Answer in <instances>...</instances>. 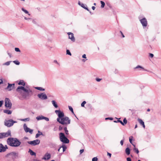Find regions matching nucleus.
<instances>
[{
  "instance_id": "9d476101",
  "label": "nucleus",
  "mask_w": 161,
  "mask_h": 161,
  "mask_svg": "<svg viewBox=\"0 0 161 161\" xmlns=\"http://www.w3.org/2000/svg\"><path fill=\"white\" fill-rule=\"evenodd\" d=\"M36 119L37 120H45L46 121H49V119L48 118L45 117L42 115L37 117H36Z\"/></svg>"
},
{
  "instance_id": "72a5a7b5",
  "label": "nucleus",
  "mask_w": 161,
  "mask_h": 161,
  "mask_svg": "<svg viewBox=\"0 0 161 161\" xmlns=\"http://www.w3.org/2000/svg\"><path fill=\"white\" fill-rule=\"evenodd\" d=\"M21 121H29L30 120V119L29 118L24 119H20Z\"/></svg>"
},
{
  "instance_id": "a211bd4d",
  "label": "nucleus",
  "mask_w": 161,
  "mask_h": 161,
  "mask_svg": "<svg viewBox=\"0 0 161 161\" xmlns=\"http://www.w3.org/2000/svg\"><path fill=\"white\" fill-rule=\"evenodd\" d=\"M52 104L54 106L55 108H57L58 107V106L57 103L54 100H52L51 101Z\"/></svg>"
},
{
  "instance_id": "393cba45",
  "label": "nucleus",
  "mask_w": 161,
  "mask_h": 161,
  "mask_svg": "<svg viewBox=\"0 0 161 161\" xmlns=\"http://www.w3.org/2000/svg\"><path fill=\"white\" fill-rule=\"evenodd\" d=\"M21 9L25 13L27 14L29 16L30 15V14L29 13L28 11L27 10L25 9L24 8H22Z\"/></svg>"
},
{
  "instance_id": "c756f323",
  "label": "nucleus",
  "mask_w": 161,
  "mask_h": 161,
  "mask_svg": "<svg viewBox=\"0 0 161 161\" xmlns=\"http://www.w3.org/2000/svg\"><path fill=\"white\" fill-rule=\"evenodd\" d=\"M100 3L101 4V8H103L105 5V3L103 1H100Z\"/></svg>"
},
{
  "instance_id": "39448f33",
  "label": "nucleus",
  "mask_w": 161,
  "mask_h": 161,
  "mask_svg": "<svg viewBox=\"0 0 161 161\" xmlns=\"http://www.w3.org/2000/svg\"><path fill=\"white\" fill-rule=\"evenodd\" d=\"M5 106L6 108H8L10 109L12 107V103L10 100L8 98H6L5 99Z\"/></svg>"
},
{
  "instance_id": "5fc2aeb1",
  "label": "nucleus",
  "mask_w": 161,
  "mask_h": 161,
  "mask_svg": "<svg viewBox=\"0 0 161 161\" xmlns=\"http://www.w3.org/2000/svg\"><path fill=\"white\" fill-rule=\"evenodd\" d=\"M124 139L123 140H121L120 142V143L122 146L123 145Z\"/></svg>"
},
{
  "instance_id": "2eb2a0df",
  "label": "nucleus",
  "mask_w": 161,
  "mask_h": 161,
  "mask_svg": "<svg viewBox=\"0 0 161 161\" xmlns=\"http://www.w3.org/2000/svg\"><path fill=\"white\" fill-rule=\"evenodd\" d=\"M4 138L5 137H7L8 136H12L11 135V131L10 130H8L7 132H3V133Z\"/></svg>"
},
{
  "instance_id": "e2e57ef3",
  "label": "nucleus",
  "mask_w": 161,
  "mask_h": 161,
  "mask_svg": "<svg viewBox=\"0 0 161 161\" xmlns=\"http://www.w3.org/2000/svg\"><path fill=\"white\" fill-rule=\"evenodd\" d=\"M5 148V150H6V149L8 148V147L6 145H5V146H4Z\"/></svg>"
},
{
  "instance_id": "5701e85b",
  "label": "nucleus",
  "mask_w": 161,
  "mask_h": 161,
  "mask_svg": "<svg viewBox=\"0 0 161 161\" xmlns=\"http://www.w3.org/2000/svg\"><path fill=\"white\" fill-rule=\"evenodd\" d=\"M125 153L126 154L128 155L130 154V149L129 147H127L126 148Z\"/></svg>"
},
{
  "instance_id": "f03ea898",
  "label": "nucleus",
  "mask_w": 161,
  "mask_h": 161,
  "mask_svg": "<svg viewBox=\"0 0 161 161\" xmlns=\"http://www.w3.org/2000/svg\"><path fill=\"white\" fill-rule=\"evenodd\" d=\"M7 142V144L10 146L16 147H19L21 144L19 140L16 138H8Z\"/></svg>"
},
{
  "instance_id": "20e7f679",
  "label": "nucleus",
  "mask_w": 161,
  "mask_h": 161,
  "mask_svg": "<svg viewBox=\"0 0 161 161\" xmlns=\"http://www.w3.org/2000/svg\"><path fill=\"white\" fill-rule=\"evenodd\" d=\"M59 137L60 141L63 143H69V140L65 136L64 133H60L59 134Z\"/></svg>"
},
{
  "instance_id": "a18cd8bd",
  "label": "nucleus",
  "mask_w": 161,
  "mask_h": 161,
  "mask_svg": "<svg viewBox=\"0 0 161 161\" xmlns=\"http://www.w3.org/2000/svg\"><path fill=\"white\" fill-rule=\"evenodd\" d=\"M64 130L65 131V133L66 134H68V131L67 129V128L65 127L64 129Z\"/></svg>"
},
{
  "instance_id": "0e129e2a",
  "label": "nucleus",
  "mask_w": 161,
  "mask_h": 161,
  "mask_svg": "<svg viewBox=\"0 0 161 161\" xmlns=\"http://www.w3.org/2000/svg\"><path fill=\"white\" fill-rule=\"evenodd\" d=\"M92 9L93 10H94L95 9V6H92Z\"/></svg>"
},
{
  "instance_id": "2f4dec72",
  "label": "nucleus",
  "mask_w": 161,
  "mask_h": 161,
  "mask_svg": "<svg viewBox=\"0 0 161 161\" xmlns=\"http://www.w3.org/2000/svg\"><path fill=\"white\" fill-rule=\"evenodd\" d=\"M13 62L14 64H15L17 65H19L20 64V62H19V61L17 60L14 61H13Z\"/></svg>"
},
{
  "instance_id": "9b49d317",
  "label": "nucleus",
  "mask_w": 161,
  "mask_h": 161,
  "mask_svg": "<svg viewBox=\"0 0 161 161\" xmlns=\"http://www.w3.org/2000/svg\"><path fill=\"white\" fill-rule=\"evenodd\" d=\"M67 34L69 35V38L70 39L72 42H74L75 41V39L73 34L71 32H69L67 33Z\"/></svg>"
},
{
  "instance_id": "b1692460",
  "label": "nucleus",
  "mask_w": 161,
  "mask_h": 161,
  "mask_svg": "<svg viewBox=\"0 0 161 161\" xmlns=\"http://www.w3.org/2000/svg\"><path fill=\"white\" fill-rule=\"evenodd\" d=\"M19 85H22L25 86V83L24 82L23 80H20L18 83Z\"/></svg>"
},
{
  "instance_id": "1a4fd4ad",
  "label": "nucleus",
  "mask_w": 161,
  "mask_h": 161,
  "mask_svg": "<svg viewBox=\"0 0 161 161\" xmlns=\"http://www.w3.org/2000/svg\"><path fill=\"white\" fill-rule=\"evenodd\" d=\"M17 121H4V125L8 127L12 126L14 123H17Z\"/></svg>"
},
{
  "instance_id": "6e6552de",
  "label": "nucleus",
  "mask_w": 161,
  "mask_h": 161,
  "mask_svg": "<svg viewBox=\"0 0 161 161\" xmlns=\"http://www.w3.org/2000/svg\"><path fill=\"white\" fill-rule=\"evenodd\" d=\"M140 21L144 28L146 27L147 26V19L145 18H143L140 19Z\"/></svg>"
},
{
  "instance_id": "680f3d73",
  "label": "nucleus",
  "mask_w": 161,
  "mask_h": 161,
  "mask_svg": "<svg viewBox=\"0 0 161 161\" xmlns=\"http://www.w3.org/2000/svg\"><path fill=\"white\" fill-rule=\"evenodd\" d=\"M7 53H8V55L10 57H11V54L10 53H9L8 52H7Z\"/></svg>"
},
{
  "instance_id": "58836bf2",
  "label": "nucleus",
  "mask_w": 161,
  "mask_h": 161,
  "mask_svg": "<svg viewBox=\"0 0 161 161\" xmlns=\"http://www.w3.org/2000/svg\"><path fill=\"white\" fill-rule=\"evenodd\" d=\"M53 62L54 63L57 64L58 65V66H60V65L59 63L57 61V60H54L53 61Z\"/></svg>"
},
{
  "instance_id": "bb28decb",
  "label": "nucleus",
  "mask_w": 161,
  "mask_h": 161,
  "mask_svg": "<svg viewBox=\"0 0 161 161\" xmlns=\"http://www.w3.org/2000/svg\"><path fill=\"white\" fill-rule=\"evenodd\" d=\"M4 112L8 114H11L12 112L11 111L8 110H5L3 111Z\"/></svg>"
},
{
  "instance_id": "e433bc0d",
  "label": "nucleus",
  "mask_w": 161,
  "mask_h": 161,
  "mask_svg": "<svg viewBox=\"0 0 161 161\" xmlns=\"http://www.w3.org/2000/svg\"><path fill=\"white\" fill-rule=\"evenodd\" d=\"M66 54L69 55L70 56L71 55V53L70 52L69 50L68 49L67 50H66Z\"/></svg>"
},
{
  "instance_id": "bf43d9fd",
  "label": "nucleus",
  "mask_w": 161,
  "mask_h": 161,
  "mask_svg": "<svg viewBox=\"0 0 161 161\" xmlns=\"http://www.w3.org/2000/svg\"><path fill=\"white\" fill-rule=\"evenodd\" d=\"M84 8L86 9V10L88 11H89L90 12V13H91V12L89 11V9H88V8L87 7H85V8Z\"/></svg>"
},
{
  "instance_id": "de8ad7c7",
  "label": "nucleus",
  "mask_w": 161,
  "mask_h": 161,
  "mask_svg": "<svg viewBox=\"0 0 161 161\" xmlns=\"http://www.w3.org/2000/svg\"><path fill=\"white\" fill-rule=\"evenodd\" d=\"M24 19L25 20H30V19H31V18H28L26 17H24Z\"/></svg>"
},
{
  "instance_id": "79ce46f5",
  "label": "nucleus",
  "mask_w": 161,
  "mask_h": 161,
  "mask_svg": "<svg viewBox=\"0 0 161 161\" xmlns=\"http://www.w3.org/2000/svg\"><path fill=\"white\" fill-rule=\"evenodd\" d=\"M98 158L97 157H95L92 158V161H97Z\"/></svg>"
},
{
  "instance_id": "6e6d98bb",
  "label": "nucleus",
  "mask_w": 161,
  "mask_h": 161,
  "mask_svg": "<svg viewBox=\"0 0 161 161\" xmlns=\"http://www.w3.org/2000/svg\"><path fill=\"white\" fill-rule=\"evenodd\" d=\"M127 161H131V160L130 158L128 157V158H127Z\"/></svg>"
},
{
  "instance_id": "774afa93",
  "label": "nucleus",
  "mask_w": 161,
  "mask_h": 161,
  "mask_svg": "<svg viewBox=\"0 0 161 161\" xmlns=\"http://www.w3.org/2000/svg\"><path fill=\"white\" fill-rule=\"evenodd\" d=\"M87 60V59H82V61L83 62H85Z\"/></svg>"
},
{
  "instance_id": "603ef678",
  "label": "nucleus",
  "mask_w": 161,
  "mask_h": 161,
  "mask_svg": "<svg viewBox=\"0 0 161 161\" xmlns=\"http://www.w3.org/2000/svg\"><path fill=\"white\" fill-rule=\"evenodd\" d=\"M69 110L71 111H72L73 110V108H72L70 106H69Z\"/></svg>"
},
{
  "instance_id": "6ab92c4d",
  "label": "nucleus",
  "mask_w": 161,
  "mask_h": 161,
  "mask_svg": "<svg viewBox=\"0 0 161 161\" xmlns=\"http://www.w3.org/2000/svg\"><path fill=\"white\" fill-rule=\"evenodd\" d=\"M28 152L31 156L36 155V153L31 149H29Z\"/></svg>"
},
{
  "instance_id": "dca6fc26",
  "label": "nucleus",
  "mask_w": 161,
  "mask_h": 161,
  "mask_svg": "<svg viewBox=\"0 0 161 161\" xmlns=\"http://www.w3.org/2000/svg\"><path fill=\"white\" fill-rule=\"evenodd\" d=\"M6 151L5 148L3 145L1 143L0 144V152H4Z\"/></svg>"
},
{
  "instance_id": "4c0bfd02",
  "label": "nucleus",
  "mask_w": 161,
  "mask_h": 161,
  "mask_svg": "<svg viewBox=\"0 0 161 161\" xmlns=\"http://www.w3.org/2000/svg\"><path fill=\"white\" fill-rule=\"evenodd\" d=\"M4 138L3 133H0V139H2Z\"/></svg>"
},
{
  "instance_id": "3c124183",
  "label": "nucleus",
  "mask_w": 161,
  "mask_h": 161,
  "mask_svg": "<svg viewBox=\"0 0 161 161\" xmlns=\"http://www.w3.org/2000/svg\"><path fill=\"white\" fill-rule=\"evenodd\" d=\"M84 151V150L83 149H81L80 151V154H82Z\"/></svg>"
},
{
  "instance_id": "37998d69",
  "label": "nucleus",
  "mask_w": 161,
  "mask_h": 161,
  "mask_svg": "<svg viewBox=\"0 0 161 161\" xmlns=\"http://www.w3.org/2000/svg\"><path fill=\"white\" fill-rule=\"evenodd\" d=\"M139 68H141L142 69H144L142 67V66H141L140 65H138L135 68V69H138Z\"/></svg>"
},
{
  "instance_id": "052dcab7",
  "label": "nucleus",
  "mask_w": 161,
  "mask_h": 161,
  "mask_svg": "<svg viewBox=\"0 0 161 161\" xmlns=\"http://www.w3.org/2000/svg\"><path fill=\"white\" fill-rule=\"evenodd\" d=\"M120 32L121 35H122V37H125V36L123 35V33L121 31H120Z\"/></svg>"
},
{
  "instance_id": "473e14b6",
  "label": "nucleus",
  "mask_w": 161,
  "mask_h": 161,
  "mask_svg": "<svg viewBox=\"0 0 161 161\" xmlns=\"http://www.w3.org/2000/svg\"><path fill=\"white\" fill-rule=\"evenodd\" d=\"M133 150L136 153L138 154L139 153V151L138 149V148H136V147H134L133 148Z\"/></svg>"
},
{
  "instance_id": "338daca9",
  "label": "nucleus",
  "mask_w": 161,
  "mask_h": 161,
  "mask_svg": "<svg viewBox=\"0 0 161 161\" xmlns=\"http://www.w3.org/2000/svg\"><path fill=\"white\" fill-rule=\"evenodd\" d=\"M32 22L34 23V24H35L36 23V21L34 20H32Z\"/></svg>"
},
{
  "instance_id": "412c9836",
  "label": "nucleus",
  "mask_w": 161,
  "mask_h": 161,
  "mask_svg": "<svg viewBox=\"0 0 161 161\" xmlns=\"http://www.w3.org/2000/svg\"><path fill=\"white\" fill-rule=\"evenodd\" d=\"M62 125L69 124L70 123V121H58Z\"/></svg>"
},
{
  "instance_id": "4d7b16f0",
  "label": "nucleus",
  "mask_w": 161,
  "mask_h": 161,
  "mask_svg": "<svg viewBox=\"0 0 161 161\" xmlns=\"http://www.w3.org/2000/svg\"><path fill=\"white\" fill-rule=\"evenodd\" d=\"M149 56L151 58H153L154 56V55L153 54L150 53H149Z\"/></svg>"
},
{
  "instance_id": "c85d7f7f",
  "label": "nucleus",
  "mask_w": 161,
  "mask_h": 161,
  "mask_svg": "<svg viewBox=\"0 0 161 161\" xmlns=\"http://www.w3.org/2000/svg\"><path fill=\"white\" fill-rule=\"evenodd\" d=\"M35 89H37L38 90L41 91H44L45 90V89L42 88L41 87H35Z\"/></svg>"
},
{
  "instance_id": "f8f14e48",
  "label": "nucleus",
  "mask_w": 161,
  "mask_h": 161,
  "mask_svg": "<svg viewBox=\"0 0 161 161\" xmlns=\"http://www.w3.org/2000/svg\"><path fill=\"white\" fill-rule=\"evenodd\" d=\"M10 155L13 157V158H16V157H18V153H16L15 152H13L10 153L8 154L6 156L8 157V156Z\"/></svg>"
},
{
  "instance_id": "423d86ee",
  "label": "nucleus",
  "mask_w": 161,
  "mask_h": 161,
  "mask_svg": "<svg viewBox=\"0 0 161 161\" xmlns=\"http://www.w3.org/2000/svg\"><path fill=\"white\" fill-rule=\"evenodd\" d=\"M37 97L39 99L42 100H46L47 98V96L44 93L38 94L37 95Z\"/></svg>"
},
{
  "instance_id": "a19ab883",
  "label": "nucleus",
  "mask_w": 161,
  "mask_h": 161,
  "mask_svg": "<svg viewBox=\"0 0 161 161\" xmlns=\"http://www.w3.org/2000/svg\"><path fill=\"white\" fill-rule=\"evenodd\" d=\"M86 103V102L85 101H83L81 103V106L82 107H84L85 104Z\"/></svg>"
},
{
  "instance_id": "cd10ccee",
  "label": "nucleus",
  "mask_w": 161,
  "mask_h": 161,
  "mask_svg": "<svg viewBox=\"0 0 161 161\" xmlns=\"http://www.w3.org/2000/svg\"><path fill=\"white\" fill-rule=\"evenodd\" d=\"M12 61H7L3 64V65H6L8 66L10 64V63L12 62Z\"/></svg>"
},
{
  "instance_id": "c9c22d12",
  "label": "nucleus",
  "mask_w": 161,
  "mask_h": 161,
  "mask_svg": "<svg viewBox=\"0 0 161 161\" xmlns=\"http://www.w3.org/2000/svg\"><path fill=\"white\" fill-rule=\"evenodd\" d=\"M61 147H62L63 149V152H64L66 150V147L65 145H63Z\"/></svg>"
},
{
  "instance_id": "c03bdc74",
  "label": "nucleus",
  "mask_w": 161,
  "mask_h": 161,
  "mask_svg": "<svg viewBox=\"0 0 161 161\" xmlns=\"http://www.w3.org/2000/svg\"><path fill=\"white\" fill-rule=\"evenodd\" d=\"M15 50L17 52H20V51L19 48L16 47L15 48Z\"/></svg>"
},
{
  "instance_id": "0eeeda50",
  "label": "nucleus",
  "mask_w": 161,
  "mask_h": 161,
  "mask_svg": "<svg viewBox=\"0 0 161 161\" xmlns=\"http://www.w3.org/2000/svg\"><path fill=\"white\" fill-rule=\"evenodd\" d=\"M27 142L30 144L31 145L33 146H35L36 145H38L40 143V140L38 139H36L33 141L28 142Z\"/></svg>"
},
{
  "instance_id": "7ed1b4c3",
  "label": "nucleus",
  "mask_w": 161,
  "mask_h": 161,
  "mask_svg": "<svg viewBox=\"0 0 161 161\" xmlns=\"http://www.w3.org/2000/svg\"><path fill=\"white\" fill-rule=\"evenodd\" d=\"M55 112L58 117L57 119V121H60V119L61 121H70L69 118L67 116H65L64 113L60 110H56Z\"/></svg>"
},
{
  "instance_id": "f704fd0d",
  "label": "nucleus",
  "mask_w": 161,
  "mask_h": 161,
  "mask_svg": "<svg viewBox=\"0 0 161 161\" xmlns=\"http://www.w3.org/2000/svg\"><path fill=\"white\" fill-rule=\"evenodd\" d=\"M114 120V118H112V117H108V118H105V120Z\"/></svg>"
},
{
  "instance_id": "ddd939ff",
  "label": "nucleus",
  "mask_w": 161,
  "mask_h": 161,
  "mask_svg": "<svg viewBox=\"0 0 161 161\" xmlns=\"http://www.w3.org/2000/svg\"><path fill=\"white\" fill-rule=\"evenodd\" d=\"M14 84H10L8 83V85L6 89L8 90L9 91L12 90L14 87Z\"/></svg>"
},
{
  "instance_id": "aec40b11",
  "label": "nucleus",
  "mask_w": 161,
  "mask_h": 161,
  "mask_svg": "<svg viewBox=\"0 0 161 161\" xmlns=\"http://www.w3.org/2000/svg\"><path fill=\"white\" fill-rule=\"evenodd\" d=\"M40 135H43L42 133L39 130L38 131V133L36 135V138H38Z\"/></svg>"
},
{
  "instance_id": "f3484780",
  "label": "nucleus",
  "mask_w": 161,
  "mask_h": 161,
  "mask_svg": "<svg viewBox=\"0 0 161 161\" xmlns=\"http://www.w3.org/2000/svg\"><path fill=\"white\" fill-rule=\"evenodd\" d=\"M24 129L26 132H28V130H30V129L27 127L25 124H24Z\"/></svg>"
},
{
  "instance_id": "09e8293b",
  "label": "nucleus",
  "mask_w": 161,
  "mask_h": 161,
  "mask_svg": "<svg viewBox=\"0 0 161 161\" xmlns=\"http://www.w3.org/2000/svg\"><path fill=\"white\" fill-rule=\"evenodd\" d=\"M3 101H0V108L2 107L3 103Z\"/></svg>"
},
{
  "instance_id": "13d9d810",
  "label": "nucleus",
  "mask_w": 161,
  "mask_h": 161,
  "mask_svg": "<svg viewBox=\"0 0 161 161\" xmlns=\"http://www.w3.org/2000/svg\"><path fill=\"white\" fill-rule=\"evenodd\" d=\"M107 155L109 157V158H110L111 157V154L109 153L108 152L107 153Z\"/></svg>"
},
{
  "instance_id": "69168bd1",
  "label": "nucleus",
  "mask_w": 161,
  "mask_h": 161,
  "mask_svg": "<svg viewBox=\"0 0 161 161\" xmlns=\"http://www.w3.org/2000/svg\"><path fill=\"white\" fill-rule=\"evenodd\" d=\"M115 119H118V120L117 121H120V120H119V119H120V118L118 119V118H116V117H115Z\"/></svg>"
},
{
  "instance_id": "4468645a",
  "label": "nucleus",
  "mask_w": 161,
  "mask_h": 161,
  "mask_svg": "<svg viewBox=\"0 0 161 161\" xmlns=\"http://www.w3.org/2000/svg\"><path fill=\"white\" fill-rule=\"evenodd\" d=\"M50 158L51 154L50 153H46L42 158V159L45 160H48L50 159Z\"/></svg>"
},
{
  "instance_id": "49530a36",
  "label": "nucleus",
  "mask_w": 161,
  "mask_h": 161,
  "mask_svg": "<svg viewBox=\"0 0 161 161\" xmlns=\"http://www.w3.org/2000/svg\"><path fill=\"white\" fill-rule=\"evenodd\" d=\"M95 80L99 82L102 80V79L96 78Z\"/></svg>"
},
{
  "instance_id": "f257e3e1",
  "label": "nucleus",
  "mask_w": 161,
  "mask_h": 161,
  "mask_svg": "<svg viewBox=\"0 0 161 161\" xmlns=\"http://www.w3.org/2000/svg\"><path fill=\"white\" fill-rule=\"evenodd\" d=\"M16 91L25 98L29 97L32 94V91L29 88L23 86H19Z\"/></svg>"
},
{
  "instance_id": "ea45409f",
  "label": "nucleus",
  "mask_w": 161,
  "mask_h": 161,
  "mask_svg": "<svg viewBox=\"0 0 161 161\" xmlns=\"http://www.w3.org/2000/svg\"><path fill=\"white\" fill-rule=\"evenodd\" d=\"M132 138H133V137L132 136H131L129 137V141H130V143L131 144L132 143Z\"/></svg>"
},
{
  "instance_id": "8fccbe9b",
  "label": "nucleus",
  "mask_w": 161,
  "mask_h": 161,
  "mask_svg": "<svg viewBox=\"0 0 161 161\" xmlns=\"http://www.w3.org/2000/svg\"><path fill=\"white\" fill-rule=\"evenodd\" d=\"M28 131V132H29L30 134H32L33 132V130L30 129V130H29Z\"/></svg>"
},
{
  "instance_id": "864d4df0",
  "label": "nucleus",
  "mask_w": 161,
  "mask_h": 161,
  "mask_svg": "<svg viewBox=\"0 0 161 161\" xmlns=\"http://www.w3.org/2000/svg\"><path fill=\"white\" fill-rule=\"evenodd\" d=\"M82 58H86V55L85 54H84L82 56Z\"/></svg>"
},
{
  "instance_id": "7c9ffc66",
  "label": "nucleus",
  "mask_w": 161,
  "mask_h": 161,
  "mask_svg": "<svg viewBox=\"0 0 161 161\" xmlns=\"http://www.w3.org/2000/svg\"><path fill=\"white\" fill-rule=\"evenodd\" d=\"M140 125H142L144 128H145V125L144 121H139Z\"/></svg>"
},
{
  "instance_id": "4be33fe9",
  "label": "nucleus",
  "mask_w": 161,
  "mask_h": 161,
  "mask_svg": "<svg viewBox=\"0 0 161 161\" xmlns=\"http://www.w3.org/2000/svg\"><path fill=\"white\" fill-rule=\"evenodd\" d=\"M78 4H79V5L81 6L82 8H84L86 6V5H85L84 4L82 3H81L80 1H78Z\"/></svg>"
},
{
  "instance_id": "a878e982",
  "label": "nucleus",
  "mask_w": 161,
  "mask_h": 161,
  "mask_svg": "<svg viewBox=\"0 0 161 161\" xmlns=\"http://www.w3.org/2000/svg\"><path fill=\"white\" fill-rule=\"evenodd\" d=\"M115 123L120 122L122 125H124L127 123V121H114Z\"/></svg>"
}]
</instances>
